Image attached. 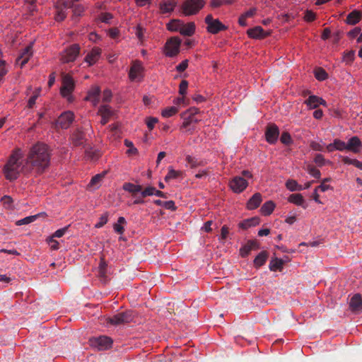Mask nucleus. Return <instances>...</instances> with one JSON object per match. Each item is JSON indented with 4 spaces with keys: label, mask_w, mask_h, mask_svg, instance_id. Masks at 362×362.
Masks as SVG:
<instances>
[{
    "label": "nucleus",
    "mask_w": 362,
    "mask_h": 362,
    "mask_svg": "<svg viewBox=\"0 0 362 362\" xmlns=\"http://www.w3.org/2000/svg\"><path fill=\"white\" fill-rule=\"evenodd\" d=\"M204 21L207 25V31L211 34H217L220 31L227 29V27L224 25L218 19H214L211 14L207 15Z\"/></svg>",
    "instance_id": "nucleus-6"
},
{
    "label": "nucleus",
    "mask_w": 362,
    "mask_h": 362,
    "mask_svg": "<svg viewBox=\"0 0 362 362\" xmlns=\"http://www.w3.org/2000/svg\"><path fill=\"white\" fill-rule=\"evenodd\" d=\"M269 254L267 251H262L254 259V264L257 267L262 266L267 261Z\"/></svg>",
    "instance_id": "nucleus-30"
},
{
    "label": "nucleus",
    "mask_w": 362,
    "mask_h": 362,
    "mask_svg": "<svg viewBox=\"0 0 362 362\" xmlns=\"http://www.w3.org/2000/svg\"><path fill=\"white\" fill-rule=\"evenodd\" d=\"M262 195L260 193L257 192L253 194V196L248 200L247 203V207L250 210H252L257 209L259 204H261Z\"/></svg>",
    "instance_id": "nucleus-25"
},
{
    "label": "nucleus",
    "mask_w": 362,
    "mask_h": 362,
    "mask_svg": "<svg viewBox=\"0 0 362 362\" xmlns=\"http://www.w3.org/2000/svg\"><path fill=\"white\" fill-rule=\"evenodd\" d=\"M75 87L74 81L69 74H64L62 77V86L60 89V93L64 98H66L69 101L72 100L71 93Z\"/></svg>",
    "instance_id": "nucleus-4"
},
{
    "label": "nucleus",
    "mask_w": 362,
    "mask_h": 362,
    "mask_svg": "<svg viewBox=\"0 0 362 362\" xmlns=\"http://www.w3.org/2000/svg\"><path fill=\"white\" fill-rule=\"evenodd\" d=\"M166 209H170L171 211H175L176 206L175 202L173 201H166L164 202L163 206Z\"/></svg>",
    "instance_id": "nucleus-64"
},
{
    "label": "nucleus",
    "mask_w": 362,
    "mask_h": 362,
    "mask_svg": "<svg viewBox=\"0 0 362 362\" xmlns=\"http://www.w3.org/2000/svg\"><path fill=\"white\" fill-rule=\"evenodd\" d=\"M105 174H106V172H103L100 174H98V175H95V176H93L90 180V185L98 188L99 187V185H100L101 180L105 177Z\"/></svg>",
    "instance_id": "nucleus-39"
},
{
    "label": "nucleus",
    "mask_w": 362,
    "mask_h": 362,
    "mask_svg": "<svg viewBox=\"0 0 362 362\" xmlns=\"http://www.w3.org/2000/svg\"><path fill=\"white\" fill-rule=\"evenodd\" d=\"M195 28L196 26L194 22H189L185 24L182 21L180 33L185 36H192L195 32Z\"/></svg>",
    "instance_id": "nucleus-26"
},
{
    "label": "nucleus",
    "mask_w": 362,
    "mask_h": 362,
    "mask_svg": "<svg viewBox=\"0 0 362 362\" xmlns=\"http://www.w3.org/2000/svg\"><path fill=\"white\" fill-rule=\"evenodd\" d=\"M37 215L27 216L22 219L17 221L16 224L17 226L27 225V224H29V223L35 221L37 219Z\"/></svg>",
    "instance_id": "nucleus-43"
},
{
    "label": "nucleus",
    "mask_w": 362,
    "mask_h": 362,
    "mask_svg": "<svg viewBox=\"0 0 362 362\" xmlns=\"http://www.w3.org/2000/svg\"><path fill=\"white\" fill-rule=\"evenodd\" d=\"M280 140L281 143H283L284 144H289L291 142V138L289 133L286 132H283L281 136Z\"/></svg>",
    "instance_id": "nucleus-55"
},
{
    "label": "nucleus",
    "mask_w": 362,
    "mask_h": 362,
    "mask_svg": "<svg viewBox=\"0 0 362 362\" xmlns=\"http://www.w3.org/2000/svg\"><path fill=\"white\" fill-rule=\"evenodd\" d=\"M229 233V228L227 226L224 225L221 230V236L218 238L219 240L223 241L227 238Z\"/></svg>",
    "instance_id": "nucleus-56"
},
{
    "label": "nucleus",
    "mask_w": 362,
    "mask_h": 362,
    "mask_svg": "<svg viewBox=\"0 0 362 362\" xmlns=\"http://www.w3.org/2000/svg\"><path fill=\"white\" fill-rule=\"evenodd\" d=\"M186 161L187 163V165L192 168H194L198 166H202L204 165L203 161L199 160L198 158L191 156H187L186 157Z\"/></svg>",
    "instance_id": "nucleus-36"
},
{
    "label": "nucleus",
    "mask_w": 362,
    "mask_h": 362,
    "mask_svg": "<svg viewBox=\"0 0 362 362\" xmlns=\"http://www.w3.org/2000/svg\"><path fill=\"white\" fill-rule=\"evenodd\" d=\"M316 18L315 13L310 10H307L305 13L304 19L308 22L313 21Z\"/></svg>",
    "instance_id": "nucleus-54"
},
{
    "label": "nucleus",
    "mask_w": 362,
    "mask_h": 362,
    "mask_svg": "<svg viewBox=\"0 0 362 362\" xmlns=\"http://www.w3.org/2000/svg\"><path fill=\"white\" fill-rule=\"evenodd\" d=\"M247 34L250 37L254 39H262L267 36V34L261 26H256L247 30Z\"/></svg>",
    "instance_id": "nucleus-19"
},
{
    "label": "nucleus",
    "mask_w": 362,
    "mask_h": 362,
    "mask_svg": "<svg viewBox=\"0 0 362 362\" xmlns=\"http://www.w3.org/2000/svg\"><path fill=\"white\" fill-rule=\"evenodd\" d=\"M100 89L98 86L92 87L88 93L86 99L93 103V105H96L99 102V96Z\"/></svg>",
    "instance_id": "nucleus-22"
},
{
    "label": "nucleus",
    "mask_w": 362,
    "mask_h": 362,
    "mask_svg": "<svg viewBox=\"0 0 362 362\" xmlns=\"http://www.w3.org/2000/svg\"><path fill=\"white\" fill-rule=\"evenodd\" d=\"M286 187H287L288 189H289L291 192L300 191L303 189V187L298 185V182L293 180H288L286 182Z\"/></svg>",
    "instance_id": "nucleus-37"
},
{
    "label": "nucleus",
    "mask_w": 362,
    "mask_h": 362,
    "mask_svg": "<svg viewBox=\"0 0 362 362\" xmlns=\"http://www.w3.org/2000/svg\"><path fill=\"white\" fill-rule=\"evenodd\" d=\"M122 189L132 194L133 197H136L138 192L141 193L142 186L139 185H134L132 182H124Z\"/></svg>",
    "instance_id": "nucleus-24"
},
{
    "label": "nucleus",
    "mask_w": 362,
    "mask_h": 362,
    "mask_svg": "<svg viewBox=\"0 0 362 362\" xmlns=\"http://www.w3.org/2000/svg\"><path fill=\"white\" fill-rule=\"evenodd\" d=\"M74 115L71 111H66L61 114L57 121V124L62 129H67L73 122Z\"/></svg>",
    "instance_id": "nucleus-12"
},
{
    "label": "nucleus",
    "mask_w": 362,
    "mask_h": 362,
    "mask_svg": "<svg viewBox=\"0 0 362 362\" xmlns=\"http://www.w3.org/2000/svg\"><path fill=\"white\" fill-rule=\"evenodd\" d=\"M247 185V181L240 176L234 177L229 182L230 189L235 193L242 192Z\"/></svg>",
    "instance_id": "nucleus-11"
},
{
    "label": "nucleus",
    "mask_w": 362,
    "mask_h": 362,
    "mask_svg": "<svg viewBox=\"0 0 362 362\" xmlns=\"http://www.w3.org/2000/svg\"><path fill=\"white\" fill-rule=\"evenodd\" d=\"M156 189L154 187H151V186L147 187L144 190L141 189V196L142 197H146L148 196L153 195V194H155Z\"/></svg>",
    "instance_id": "nucleus-47"
},
{
    "label": "nucleus",
    "mask_w": 362,
    "mask_h": 362,
    "mask_svg": "<svg viewBox=\"0 0 362 362\" xmlns=\"http://www.w3.org/2000/svg\"><path fill=\"white\" fill-rule=\"evenodd\" d=\"M362 18V13L358 10H354L346 17V22L349 25L358 23Z\"/></svg>",
    "instance_id": "nucleus-23"
},
{
    "label": "nucleus",
    "mask_w": 362,
    "mask_h": 362,
    "mask_svg": "<svg viewBox=\"0 0 362 362\" xmlns=\"http://www.w3.org/2000/svg\"><path fill=\"white\" fill-rule=\"evenodd\" d=\"M349 309L356 314L362 313V297L359 293L354 295L350 299Z\"/></svg>",
    "instance_id": "nucleus-14"
},
{
    "label": "nucleus",
    "mask_w": 362,
    "mask_h": 362,
    "mask_svg": "<svg viewBox=\"0 0 362 362\" xmlns=\"http://www.w3.org/2000/svg\"><path fill=\"white\" fill-rule=\"evenodd\" d=\"M98 113L101 116L111 117V115H112V111L110 110V107L106 105H101L100 107V108L98 110Z\"/></svg>",
    "instance_id": "nucleus-45"
},
{
    "label": "nucleus",
    "mask_w": 362,
    "mask_h": 362,
    "mask_svg": "<svg viewBox=\"0 0 362 362\" xmlns=\"http://www.w3.org/2000/svg\"><path fill=\"white\" fill-rule=\"evenodd\" d=\"M355 51L351 50L344 53L342 61L346 64H351L354 60Z\"/></svg>",
    "instance_id": "nucleus-42"
},
{
    "label": "nucleus",
    "mask_w": 362,
    "mask_h": 362,
    "mask_svg": "<svg viewBox=\"0 0 362 362\" xmlns=\"http://www.w3.org/2000/svg\"><path fill=\"white\" fill-rule=\"evenodd\" d=\"M315 76L318 81H324L327 78V72L321 67H318L315 70Z\"/></svg>",
    "instance_id": "nucleus-40"
},
{
    "label": "nucleus",
    "mask_w": 362,
    "mask_h": 362,
    "mask_svg": "<svg viewBox=\"0 0 362 362\" xmlns=\"http://www.w3.org/2000/svg\"><path fill=\"white\" fill-rule=\"evenodd\" d=\"M178 112V108L176 107H170L165 108L162 111V116L164 117H169L175 115Z\"/></svg>",
    "instance_id": "nucleus-44"
},
{
    "label": "nucleus",
    "mask_w": 362,
    "mask_h": 362,
    "mask_svg": "<svg viewBox=\"0 0 362 362\" xmlns=\"http://www.w3.org/2000/svg\"><path fill=\"white\" fill-rule=\"evenodd\" d=\"M84 133L81 130H76L72 134V141L75 146H81L83 144Z\"/></svg>",
    "instance_id": "nucleus-32"
},
{
    "label": "nucleus",
    "mask_w": 362,
    "mask_h": 362,
    "mask_svg": "<svg viewBox=\"0 0 362 362\" xmlns=\"http://www.w3.org/2000/svg\"><path fill=\"white\" fill-rule=\"evenodd\" d=\"M69 226H65L62 228L58 229L54 232L52 235V238H61L62 237L65 233L67 231Z\"/></svg>",
    "instance_id": "nucleus-60"
},
{
    "label": "nucleus",
    "mask_w": 362,
    "mask_h": 362,
    "mask_svg": "<svg viewBox=\"0 0 362 362\" xmlns=\"http://www.w3.org/2000/svg\"><path fill=\"white\" fill-rule=\"evenodd\" d=\"M279 131L276 124H269L267 126L265 132V137L267 142L269 144H274L279 137Z\"/></svg>",
    "instance_id": "nucleus-13"
},
{
    "label": "nucleus",
    "mask_w": 362,
    "mask_h": 362,
    "mask_svg": "<svg viewBox=\"0 0 362 362\" xmlns=\"http://www.w3.org/2000/svg\"><path fill=\"white\" fill-rule=\"evenodd\" d=\"M188 87V82L185 80H182L179 86V93L182 95H184L187 93Z\"/></svg>",
    "instance_id": "nucleus-53"
},
{
    "label": "nucleus",
    "mask_w": 362,
    "mask_h": 362,
    "mask_svg": "<svg viewBox=\"0 0 362 362\" xmlns=\"http://www.w3.org/2000/svg\"><path fill=\"white\" fill-rule=\"evenodd\" d=\"M107 267V264L105 262V260L104 259V258L102 257L100 259V262L99 267H98V274H99V276L103 279H105L106 277Z\"/></svg>",
    "instance_id": "nucleus-38"
},
{
    "label": "nucleus",
    "mask_w": 362,
    "mask_h": 362,
    "mask_svg": "<svg viewBox=\"0 0 362 362\" xmlns=\"http://www.w3.org/2000/svg\"><path fill=\"white\" fill-rule=\"evenodd\" d=\"M132 315L131 311L119 313L107 319V322L112 325H119L129 323L132 321Z\"/></svg>",
    "instance_id": "nucleus-9"
},
{
    "label": "nucleus",
    "mask_w": 362,
    "mask_h": 362,
    "mask_svg": "<svg viewBox=\"0 0 362 362\" xmlns=\"http://www.w3.org/2000/svg\"><path fill=\"white\" fill-rule=\"evenodd\" d=\"M32 49V45L27 46L23 49V52L17 57L16 63L21 68H22L28 62L29 59L33 55Z\"/></svg>",
    "instance_id": "nucleus-15"
},
{
    "label": "nucleus",
    "mask_w": 362,
    "mask_h": 362,
    "mask_svg": "<svg viewBox=\"0 0 362 362\" xmlns=\"http://www.w3.org/2000/svg\"><path fill=\"white\" fill-rule=\"evenodd\" d=\"M284 264V262L281 259L275 258L271 260L269 263V269L272 271L281 270Z\"/></svg>",
    "instance_id": "nucleus-35"
},
{
    "label": "nucleus",
    "mask_w": 362,
    "mask_h": 362,
    "mask_svg": "<svg viewBox=\"0 0 362 362\" xmlns=\"http://www.w3.org/2000/svg\"><path fill=\"white\" fill-rule=\"evenodd\" d=\"M362 147L361 140L357 136L351 137L346 143V150L357 153Z\"/></svg>",
    "instance_id": "nucleus-16"
},
{
    "label": "nucleus",
    "mask_w": 362,
    "mask_h": 362,
    "mask_svg": "<svg viewBox=\"0 0 362 362\" xmlns=\"http://www.w3.org/2000/svg\"><path fill=\"white\" fill-rule=\"evenodd\" d=\"M259 247V244L257 240H248L247 243L243 245L240 250L241 257H247L250 252L253 250H257Z\"/></svg>",
    "instance_id": "nucleus-17"
},
{
    "label": "nucleus",
    "mask_w": 362,
    "mask_h": 362,
    "mask_svg": "<svg viewBox=\"0 0 362 362\" xmlns=\"http://www.w3.org/2000/svg\"><path fill=\"white\" fill-rule=\"evenodd\" d=\"M288 202L293 203L297 206H300L303 209L307 208V204L305 202V199L301 194H292L288 199Z\"/></svg>",
    "instance_id": "nucleus-27"
},
{
    "label": "nucleus",
    "mask_w": 362,
    "mask_h": 362,
    "mask_svg": "<svg viewBox=\"0 0 362 362\" xmlns=\"http://www.w3.org/2000/svg\"><path fill=\"white\" fill-rule=\"evenodd\" d=\"M181 117L184 120L181 126V129H187L192 124V120L190 117H187L186 114L182 113Z\"/></svg>",
    "instance_id": "nucleus-48"
},
{
    "label": "nucleus",
    "mask_w": 362,
    "mask_h": 362,
    "mask_svg": "<svg viewBox=\"0 0 362 362\" xmlns=\"http://www.w3.org/2000/svg\"><path fill=\"white\" fill-rule=\"evenodd\" d=\"M112 18L113 16L110 13H103L100 16L101 21L105 23H109Z\"/></svg>",
    "instance_id": "nucleus-57"
},
{
    "label": "nucleus",
    "mask_w": 362,
    "mask_h": 362,
    "mask_svg": "<svg viewBox=\"0 0 362 362\" xmlns=\"http://www.w3.org/2000/svg\"><path fill=\"white\" fill-rule=\"evenodd\" d=\"M259 223V218L258 217H253L244 220L239 223V227L243 229H247L252 226H255Z\"/></svg>",
    "instance_id": "nucleus-28"
},
{
    "label": "nucleus",
    "mask_w": 362,
    "mask_h": 362,
    "mask_svg": "<svg viewBox=\"0 0 362 362\" xmlns=\"http://www.w3.org/2000/svg\"><path fill=\"white\" fill-rule=\"evenodd\" d=\"M71 4L68 3L63 4V7H58L57 8V13L55 16V19L57 21H62L66 17V13L64 11V8H67L71 7Z\"/></svg>",
    "instance_id": "nucleus-33"
},
{
    "label": "nucleus",
    "mask_w": 362,
    "mask_h": 362,
    "mask_svg": "<svg viewBox=\"0 0 362 362\" xmlns=\"http://www.w3.org/2000/svg\"><path fill=\"white\" fill-rule=\"evenodd\" d=\"M182 21L180 19H173L167 24V28L173 32H180Z\"/></svg>",
    "instance_id": "nucleus-29"
},
{
    "label": "nucleus",
    "mask_w": 362,
    "mask_h": 362,
    "mask_svg": "<svg viewBox=\"0 0 362 362\" xmlns=\"http://www.w3.org/2000/svg\"><path fill=\"white\" fill-rule=\"evenodd\" d=\"M182 172L179 170H175L172 168H169L168 173L165 177V181L168 182L172 179H177L180 177H182Z\"/></svg>",
    "instance_id": "nucleus-34"
},
{
    "label": "nucleus",
    "mask_w": 362,
    "mask_h": 362,
    "mask_svg": "<svg viewBox=\"0 0 362 362\" xmlns=\"http://www.w3.org/2000/svg\"><path fill=\"white\" fill-rule=\"evenodd\" d=\"M181 40L177 37L168 39L165 45V54L169 57H174L180 52Z\"/></svg>",
    "instance_id": "nucleus-5"
},
{
    "label": "nucleus",
    "mask_w": 362,
    "mask_h": 362,
    "mask_svg": "<svg viewBox=\"0 0 362 362\" xmlns=\"http://www.w3.org/2000/svg\"><path fill=\"white\" fill-rule=\"evenodd\" d=\"M80 53V46L74 44L67 47L61 54L60 60L63 63H69L75 61Z\"/></svg>",
    "instance_id": "nucleus-7"
},
{
    "label": "nucleus",
    "mask_w": 362,
    "mask_h": 362,
    "mask_svg": "<svg viewBox=\"0 0 362 362\" xmlns=\"http://www.w3.org/2000/svg\"><path fill=\"white\" fill-rule=\"evenodd\" d=\"M305 103L310 109L317 108L320 105H322L324 106L326 105V101L323 100L322 98H320L316 95L309 96V98L305 100Z\"/></svg>",
    "instance_id": "nucleus-20"
},
{
    "label": "nucleus",
    "mask_w": 362,
    "mask_h": 362,
    "mask_svg": "<svg viewBox=\"0 0 362 362\" xmlns=\"http://www.w3.org/2000/svg\"><path fill=\"white\" fill-rule=\"evenodd\" d=\"M101 54V49L98 47H94L92 49L90 52L88 53L85 57V62L88 63L89 66H91L96 63L99 59Z\"/></svg>",
    "instance_id": "nucleus-18"
},
{
    "label": "nucleus",
    "mask_w": 362,
    "mask_h": 362,
    "mask_svg": "<svg viewBox=\"0 0 362 362\" xmlns=\"http://www.w3.org/2000/svg\"><path fill=\"white\" fill-rule=\"evenodd\" d=\"M145 29L141 25H138L136 28V35L139 40H143L144 39V32Z\"/></svg>",
    "instance_id": "nucleus-59"
},
{
    "label": "nucleus",
    "mask_w": 362,
    "mask_h": 362,
    "mask_svg": "<svg viewBox=\"0 0 362 362\" xmlns=\"http://www.w3.org/2000/svg\"><path fill=\"white\" fill-rule=\"evenodd\" d=\"M1 201L3 204L6 206L7 208L11 209L12 207V203L13 202V199L10 196L5 195L4 196Z\"/></svg>",
    "instance_id": "nucleus-52"
},
{
    "label": "nucleus",
    "mask_w": 362,
    "mask_h": 362,
    "mask_svg": "<svg viewBox=\"0 0 362 362\" xmlns=\"http://www.w3.org/2000/svg\"><path fill=\"white\" fill-rule=\"evenodd\" d=\"M334 145L335 146V148L337 151H342L346 150V143H345L344 141H343L340 139H334Z\"/></svg>",
    "instance_id": "nucleus-46"
},
{
    "label": "nucleus",
    "mask_w": 362,
    "mask_h": 362,
    "mask_svg": "<svg viewBox=\"0 0 362 362\" xmlns=\"http://www.w3.org/2000/svg\"><path fill=\"white\" fill-rule=\"evenodd\" d=\"M274 207L275 204L272 201L266 202L261 207V213L264 216H269L273 212Z\"/></svg>",
    "instance_id": "nucleus-31"
},
{
    "label": "nucleus",
    "mask_w": 362,
    "mask_h": 362,
    "mask_svg": "<svg viewBox=\"0 0 362 362\" xmlns=\"http://www.w3.org/2000/svg\"><path fill=\"white\" fill-rule=\"evenodd\" d=\"M158 122L156 117H149L146 120V125L150 130H152L155 124Z\"/></svg>",
    "instance_id": "nucleus-61"
},
{
    "label": "nucleus",
    "mask_w": 362,
    "mask_h": 362,
    "mask_svg": "<svg viewBox=\"0 0 362 362\" xmlns=\"http://www.w3.org/2000/svg\"><path fill=\"white\" fill-rule=\"evenodd\" d=\"M7 71L6 62L0 58V82L2 81L3 77L7 74Z\"/></svg>",
    "instance_id": "nucleus-51"
},
{
    "label": "nucleus",
    "mask_w": 362,
    "mask_h": 362,
    "mask_svg": "<svg viewBox=\"0 0 362 362\" xmlns=\"http://www.w3.org/2000/svg\"><path fill=\"white\" fill-rule=\"evenodd\" d=\"M51 151L48 146L37 142L30 148L26 163L37 174L45 171L50 163Z\"/></svg>",
    "instance_id": "nucleus-1"
},
{
    "label": "nucleus",
    "mask_w": 362,
    "mask_h": 362,
    "mask_svg": "<svg viewBox=\"0 0 362 362\" xmlns=\"http://www.w3.org/2000/svg\"><path fill=\"white\" fill-rule=\"evenodd\" d=\"M144 66L139 60H135L132 62L131 66L129 77L131 81L141 80L143 78L142 73L144 71Z\"/></svg>",
    "instance_id": "nucleus-10"
},
{
    "label": "nucleus",
    "mask_w": 362,
    "mask_h": 362,
    "mask_svg": "<svg viewBox=\"0 0 362 362\" xmlns=\"http://www.w3.org/2000/svg\"><path fill=\"white\" fill-rule=\"evenodd\" d=\"M107 221H108V214H107V213H105L100 217L98 223H97L95 224V227L96 228L103 227L105 224L107 223Z\"/></svg>",
    "instance_id": "nucleus-50"
},
{
    "label": "nucleus",
    "mask_w": 362,
    "mask_h": 362,
    "mask_svg": "<svg viewBox=\"0 0 362 362\" xmlns=\"http://www.w3.org/2000/svg\"><path fill=\"white\" fill-rule=\"evenodd\" d=\"M308 173L315 178H320L321 173L320 171L314 166H309L308 168Z\"/></svg>",
    "instance_id": "nucleus-49"
},
{
    "label": "nucleus",
    "mask_w": 362,
    "mask_h": 362,
    "mask_svg": "<svg viewBox=\"0 0 362 362\" xmlns=\"http://www.w3.org/2000/svg\"><path fill=\"white\" fill-rule=\"evenodd\" d=\"M187 66L188 60L185 59L176 66V70L179 72H182L187 68Z\"/></svg>",
    "instance_id": "nucleus-63"
},
{
    "label": "nucleus",
    "mask_w": 362,
    "mask_h": 362,
    "mask_svg": "<svg viewBox=\"0 0 362 362\" xmlns=\"http://www.w3.org/2000/svg\"><path fill=\"white\" fill-rule=\"evenodd\" d=\"M22 158L23 153L20 148H16L13 151L7 163L4 168V173L7 180L11 181L18 178L21 166L20 160Z\"/></svg>",
    "instance_id": "nucleus-2"
},
{
    "label": "nucleus",
    "mask_w": 362,
    "mask_h": 362,
    "mask_svg": "<svg viewBox=\"0 0 362 362\" xmlns=\"http://www.w3.org/2000/svg\"><path fill=\"white\" fill-rule=\"evenodd\" d=\"M85 155L87 158L90 160H96L100 156L99 152L92 148L86 149Z\"/></svg>",
    "instance_id": "nucleus-41"
},
{
    "label": "nucleus",
    "mask_w": 362,
    "mask_h": 362,
    "mask_svg": "<svg viewBox=\"0 0 362 362\" xmlns=\"http://www.w3.org/2000/svg\"><path fill=\"white\" fill-rule=\"evenodd\" d=\"M112 92L109 89H106L103 91V102H110L112 99Z\"/></svg>",
    "instance_id": "nucleus-62"
},
{
    "label": "nucleus",
    "mask_w": 362,
    "mask_h": 362,
    "mask_svg": "<svg viewBox=\"0 0 362 362\" xmlns=\"http://www.w3.org/2000/svg\"><path fill=\"white\" fill-rule=\"evenodd\" d=\"M177 5L175 0H168L161 2L159 5L160 13L163 14L169 13L173 11Z\"/></svg>",
    "instance_id": "nucleus-21"
},
{
    "label": "nucleus",
    "mask_w": 362,
    "mask_h": 362,
    "mask_svg": "<svg viewBox=\"0 0 362 362\" xmlns=\"http://www.w3.org/2000/svg\"><path fill=\"white\" fill-rule=\"evenodd\" d=\"M198 113H199V110L195 107H190L189 110L183 112V114H186V115L190 118L194 117Z\"/></svg>",
    "instance_id": "nucleus-58"
},
{
    "label": "nucleus",
    "mask_w": 362,
    "mask_h": 362,
    "mask_svg": "<svg viewBox=\"0 0 362 362\" xmlns=\"http://www.w3.org/2000/svg\"><path fill=\"white\" fill-rule=\"evenodd\" d=\"M112 342V339L107 336L93 337L90 339L91 346L96 348L99 351L109 349L111 348Z\"/></svg>",
    "instance_id": "nucleus-8"
},
{
    "label": "nucleus",
    "mask_w": 362,
    "mask_h": 362,
    "mask_svg": "<svg viewBox=\"0 0 362 362\" xmlns=\"http://www.w3.org/2000/svg\"><path fill=\"white\" fill-rule=\"evenodd\" d=\"M205 0H185L180 11L185 16H190L197 14L205 6Z\"/></svg>",
    "instance_id": "nucleus-3"
}]
</instances>
